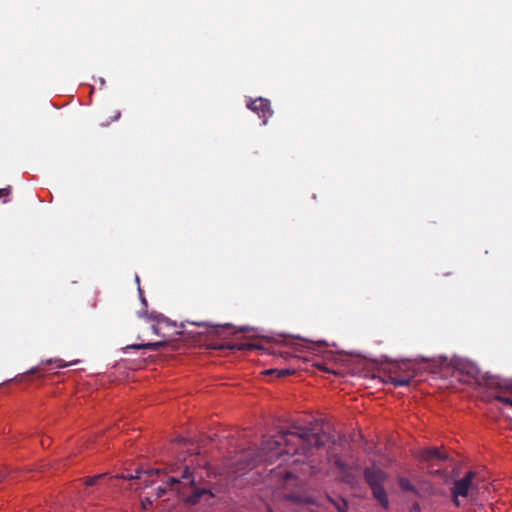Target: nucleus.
I'll return each instance as SVG.
<instances>
[{
  "label": "nucleus",
  "mask_w": 512,
  "mask_h": 512,
  "mask_svg": "<svg viewBox=\"0 0 512 512\" xmlns=\"http://www.w3.org/2000/svg\"><path fill=\"white\" fill-rule=\"evenodd\" d=\"M10 194V188L0 189V198L7 197Z\"/></svg>",
  "instance_id": "dca6fc26"
},
{
  "label": "nucleus",
  "mask_w": 512,
  "mask_h": 512,
  "mask_svg": "<svg viewBox=\"0 0 512 512\" xmlns=\"http://www.w3.org/2000/svg\"><path fill=\"white\" fill-rule=\"evenodd\" d=\"M160 472H161L160 469H151L148 471L138 472V474L136 476H129L128 478L129 479H134V478L141 479L142 475L152 476L153 474H158Z\"/></svg>",
  "instance_id": "f8f14e48"
},
{
  "label": "nucleus",
  "mask_w": 512,
  "mask_h": 512,
  "mask_svg": "<svg viewBox=\"0 0 512 512\" xmlns=\"http://www.w3.org/2000/svg\"><path fill=\"white\" fill-rule=\"evenodd\" d=\"M365 478L373 491L375 498L378 499L380 503L384 502V489H383V472L381 466L369 467L365 471Z\"/></svg>",
  "instance_id": "423d86ee"
},
{
  "label": "nucleus",
  "mask_w": 512,
  "mask_h": 512,
  "mask_svg": "<svg viewBox=\"0 0 512 512\" xmlns=\"http://www.w3.org/2000/svg\"><path fill=\"white\" fill-rule=\"evenodd\" d=\"M175 489L177 494L189 504H196L200 498L209 492L204 488L196 487L194 480L191 478V473L188 468L185 469L181 480L170 477L164 486L157 489V497H161L167 491V488Z\"/></svg>",
  "instance_id": "f03ea898"
},
{
  "label": "nucleus",
  "mask_w": 512,
  "mask_h": 512,
  "mask_svg": "<svg viewBox=\"0 0 512 512\" xmlns=\"http://www.w3.org/2000/svg\"><path fill=\"white\" fill-rule=\"evenodd\" d=\"M440 493V489L433 485L429 480H421L416 486V496L424 499L431 496H436Z\"/></svg>",
  "instance_id": "6e6552de"
},
{
  "label": "nucleus",
  "mask_w": 512,
  "mask_h": 512,
  "mask_svg": "<svg viewBox=\"0 0 512 512\" xmlns=\"http://www.w3.org/2000/svg\"><path fill=\"white\" fill-rule=\"evenodd\" d=\"M138 290H139V293H140L141 301H142L143 304H145L146 300L142 297V291H141L140 287L138 288Z\"/></svg>",
  "instance_id": "a211bd4d"
},
{
  "label": "nucleus",
  "mask_w": 512,
  "mask_h": 512,
  "mask_svg": "<svg viewBox=\"0 0 512 512\" xmlns=\"http://www.w3.org/2000/svg\"><path fill=\"white\" fill-rule=\"evenodd\" d=\"M3 474L0 472V481L3 479Z\"/></svg>",
  "instance_id": "412c9836"
},
{
  "label": "nucleus",
  "mask_w": 512,
  "mask_h": 512,
  "mask_svg": "<svg viewBox=\"0 0 512 512\" xmlns=\"http://www.w3.org/2000/svg\"><path fill=\"white\" fill-rule=\"evenodd\" d=\"M323 437L316 433L303 431L302 433L289 432L286 434L278 435L273 442H269L264 449L267 452L268 460L272 461L274 458L283 454H294L297 452L296 446L301 445L303 450L308 446H319L323 444Z\"/></svg>",
  "instance_id": "f257e3e1"
},
{
  "label": "nucleus",
  "mask_w": 512,
  "mask_h": 512,
  "mask_svg": "<svg viewBox=\"0 0 512 512\" xmlns=\"http://www.w3.org/2000/svg\"><path fill=\"white\" fill-rule=\"evenodd\" d=\"M415 375L414 364L411 361L392 362L386 356V384L407 386Z\"/></svg>",
  "instance_id": "7ed1b4c3"
},
{
  "label": "nucleus",
  "mask_w": 512,
  "mask_h": 512,
  "mask_svg": "<svg viewBox=\"0 0 512 512\" xmlns=\"http://www.w3.org/2000/svg\"><path fill=\"white\" fill-rule=\"evenodd\" d=\"M410 512H421V509H420V505L418 502H415L411 509H410Z\"/></svg>",
  "instance_id": "f3484780"
},
{
  "label": "nucleus",
  "mask_w": 512,
  "mask_h": 512,
  "mask_svg": "<svg viewBox=\"0 0 512 512\" xmlns=\"http://www.w3.org/2000/svg\"><path fill=\"white\" fill-rule=\"evenodd\" d=\"M476 477V472L469 471L463 478L454 482L452 495L453 501L457 506H460L458 497H467L469 495H473L475 491L479 490V481Z\"/></svg>",
  "instance_id": "20e7f679"
},
{
  "label": "nucleus",
  "mask_w": 512,
  "mask_h": 512,
  "mask_svg": "<svg viewBox=\"0 0 512 512\" xmlns=\"http://www.w3.org/2000/svg\"><path fill=\"white\" fill-rule=\"evenodd\" d=\"M505 389H506V390H510V389H512V385H511V386L506 385V386H505Z\"/></svg>",
  "instance_id": "aec40b11"
},
{
  "label": "nucleus",
  "mask_w": 512,
  "mask_h": 512,
  "mask_svg": "<svg viewBox=\"0 0 512 512\" xmlns=\"http://www.w3.org/2000/svg\"><path fill=\"white\" fill-rule=\"evenodd\" d=\"M494 398L506 405H509L512 407V396H506L505 391H501L498 394L494 396Z\"/></svg>",
  "instance_id": "9b49d317"
},
{
  "label": "nucleus",
  "mask_w": 512,
  "mask_h": 512,
  "mask_svg": "<svg viewBox=\"0 0 512 512\" xmlns=\"http://www.w3.org/2000/svg\"><path fill=\"white\" fill-rule=\"evenodd\" d=\"M419 461L425 462L428 464L427 469L430 474L436 475L440 474L441 470H433V466L440 465L442 462H445L448 459V454L444 451H441L439 448H424L418 451L416 455Z\"/></svg>",
  "instance_id": "39448f33"
},
{
  "label": "nucleus",
  "mask_w": 512,
  "mask_h": 512,
  "mask_svg": "<svg viewBox=\"0 0 512 512\" xmlns=\"http://www.w3.org/2000/svg\"><path fill=\"white\" fill-rule=\"evenodd\" d=\"M165 470H169L170 472H174L175 471V467L172 465V466L166 468Z\"/></svg>",
  "instance_id": "6ab92c4d"
},
{
  "label": "nucleus",
  "mask_w": 512,
  "mask_h": 512,
  "mask_svg": "<svg viewBox=\"0 0 512 512\" xmlns=\"http://www.w3.org/2000/svg\"><path fill=\"white\" fill-rule=\"evenodd\" d=\"M158 346L157 343H147V344H136L132 346H128L127 348L133 349H154Z\"/></svg>",
  "instance_id": "ddd939ff"
},
{
  "label": "nucleus",
  "mask_w": 512,
  "mask_h": 512,
  "mask_svg": "<svg viewBox=\"0 0 512 512\" xmlns=\"http://www.w3.org/2000/svg\"><path fill=\"white\" fill-rule=\"evenodd\" d=\"M398 484L403 491L411 492L416 495V486L413 485L409 479L405 477H399Z\"/></svg>",
  "instance_id": "1a4fd4ad"
},
{
  "label": "nucleus",
  "mask_w": 512,
  "mask_h": 512,
  "mask_svg": "<svg viewBox=\"0 0 512 512\" xmlns=\"http://www.w3.org/2000/svg\"><path fill=\"white\" fill-rule=\"evenodd\" d=\"M102 475H98V476H94V477H90L88 478L86 481H85V485L86 486H92L96 483V481L101 478Z\"/></svg>",
  "instance_id": "4468645a"
},
{
  "label": "nucleus",
  "mask_w": 512,
  "mask_h": 512,
  "mask_svg": "<svg viewBox=\"0 0 512 512\" xmlns=\"http://www.w3.org/2000/svg\"><path fill=\"white\" fill-rule=\"evenodd\" d=\"M266 375L275 374L277 377H284L292 373L289 369H268L264 372Z\"/></svg>",
  "instance_id": "9d476101"
},
{
  "label": "nucleus",
  "mask_w": 512,
  "mask_h": 512,
  "mask_svg": "<svg viewBox=\"0 0 512 512\" xmlns=\"http://www.w3.org/2000/svg\"><path fill=\"white\" fill-rule=\"evenodd\" d=\"M152 505V501L149 498L142 500L141 506L144 510H147Z\"/></svg>",
  "instance_id": "2eb2a0df"
},
{
  "label": "nucleus",
  "mask_w": 512,
  "mask_h": 512,
  "mask_svg": "<svg viewBox=\"0 0 512 512\" xmlns=\"http://www.w3.org/2000/svg\"><path fill=\"white\" fill-rule=\"evenodd\" d=\"M248 107L263 118V124L267 123V119L272 115L269 102L266 99L258 98L251 102Z\"/></svg>",
  "instance_id": "0eeeda50"
}]
</instances>
